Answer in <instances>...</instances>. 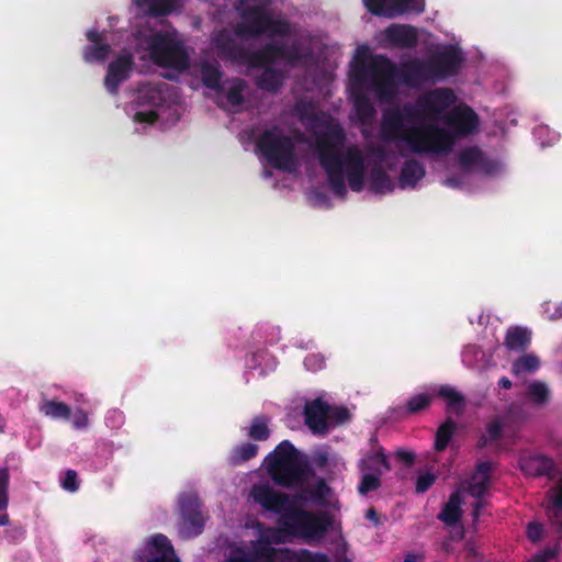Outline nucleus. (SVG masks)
Masks as SVG:
<instances>
[{
  "label": "nucleus",
  "mask_w": 562,
  "mask_h": 562,
  "mask_svg": "<svg viewBox=\"0 0 562 562\" xmlns=\"http://www.w3.org/2000/svg\"><path fill=\"white\" fill-rule=\"evenodd\" d=\"M250 495L257 504L271 513L280 514L291 506L286 494L277 492L268 484L254 485Z\"/></svg>",
  "instance_id": "14"
},
{
  "label": "nucleus",
  "mask_w": 562,
  "mask_h": 562,
  "mask_svg": "<svg viewBox=\"0 0 562 562\" xmlns=\"http://www.w3.org/2000/svg\"><path fill=\"white\" fill-rule=\"evenodd\" d=\"M280 524L286 533L311 541L325 536L331 526V519L326 513L316 515L303 509H292L281 516Z\"/></svg>",
  "instance_id": "8"
},
{
  "label": "nucleus",
  "mask_w": 562,
  "mask_h": 562,
  "mask_svg": "<svg viewBox=\"0 0 562 562\" xmlns=\"http://www.w3.org/2000/svg\"><path fill=\"white\" fill-rule=\"evenodd\" d=\"M244 89L245 81L243 79H238L227 91L226 99L229 104L237 106L244 103Z\"/></svg>",
  "instance_id": "46"
},
{
  "label": "nucleus",
  "mask_w": 562,
  "mask_h": 562,
  "mask_svg": "<svg viewBox=\"0 0 562 562\" xmlns=\"http://www.w3.org/2000/svg\"><path fill=\"white\" fill-rule=\"evenodd\" d=\"M403 562H423V557L416 554H407Z\"/></svg>",
  "instance_id": "64"
},
{
  "label": "nucleus",
  "mask_w": 562,
  "mask_h": 562,
  "mask_svg": "<svg viewBox=\"0 0 562 562\" xmlns=\"http://www.w3.org/2000/svg\"><path fill=\"white\" fill-rule=\"evenodd\" d=\"M258 450V445L252 442H243L232 449L228 461L232 465H239L254 459L257 456Z\"/></svg>",
  "instance_id": "32"
},
{
  "label": "nucleus",
  "mask_w": 562,
  "mask_h": 562,
  "mask_svg": "<svg viewBox=\"0 0 562 562\" xmlns=\"http://www.w3.org/2000/svg\"><path fill=\"white\" fill-rule=\"evenodd\" d=\"M289 549H277L270 546L268 541L260 540L254 547L251 557L246 554L238 555L249 562H280L286 559Z\"/></svg>",
  "instance_id": "18"
},
{
  "label": "nucleus",
  "mask_w": 562,
  "mask_h": 562,
  "mask_svg": "<svg viewBox=\"0 0 562 562\" xmlns=\"http://www.w3.org/2000/svg\"><path fill=\"white\" fill-rule=\"evenodd\" d=\"M217 53L223 58L232 61L248 63L252 67H269L278 59H283L293 65L303 58L301 49L296 44L280 45L268 43L261 48L248 52L241 44L236 42L226 31H221L213 40Z\"/></svg>",
  "instance_id": "4"
},
{
  "label": "nucleus",
  "mask_w": 562,
  "mask_h": 562,
  "mask_svg": "<svg viewBox=\"0 0 562 562\" xmlns=\"http://www.w3.org/2000/svg\"><path fill=\"white\" fill-rule=\"evenodd\" d=\"M462 498L459 492H453L448 502L445 504L442 510L438 515V519L448 526L457 524L462 517L461 509Z\"/></svg>",
  "instance_id": "23"
},
{
  "label": "nucleus",
  "mask_w": 562,
  "mask_h": 562,
  "mask_svg": "<svg viewBox=\"0 0 562 562\" xmlns=\"http://www.w3.org/2000/svg\"><path fill=\"white\" fill-rule=\"evenodd\" d=\"M370 187L375 193L391 192L394 189L390 176L381 167L376 166L370 172Z\"/></svg>",
  "instance_id": "33"
},
{
  "label": "nucleus",
  "mask_w": 562,
  "mask_h": 562,
  "mask_svg": "<svg viewBox=\"0 0 562 562\" xmlns=\"http://www.w3.org/2000/svg\"><path fill=\"white\" fill-rule=\"evenodd\" d=\"M61 486L69 492H76L79 488L78 475L75 470H67L61 481Z\"/></svg>",
  "instance_id": "52"
},
{
  "label": "nucleus",
  "mask_w": 562,
  "mask_h": 562,
  "mask_svg": "<svg viewBox=\"0 0 562 562\" xmlns=\"http://www.w3.org/2000/svg\"><path fill=\"white\" fill-rule=\"evenodd\" d=\"M167 89L168 85L165 82L144 85L139 90V99H142L144 103L159 106L165 102V92Z\"/></svg>",
  "instance_id": "27"
},
{
  "label": "nucleus",
  "mask_w": 562,
  "mask_h": 562,
  "mask_svg": "<svg viewBox=\"0 0 562 562\" xmlns=\"http://www.w3.org/2000/svg\"><path fill=\"white\" fill-rule=\"evenodd\" d=\"M351 418L350 412L345 406H330L329 420L335 425H341L349 422Z\"/></svg>",
  "instance_id": "48"
},
{
  "label": "nucleus",
  "mask_w": 562,
  "mask_h": 562,
  "mask_svg": "<svg viewBox=\"0 0 562 562\" xmlns=\"http://www.w3.org/2000/svg\"><path fill=\"white\" fill-rule=\"evenodd\" d=\"M179 535L182 539L194 538L203 532L202 502L194 494H184L179 499Z\"/></svg>",
  "instance_id": "10"
},
{
  "label": "nucleus",
  "mask_w": 562,
  "mask_h": 562,
  "mask_svg": "<svg viewBox=\"0 0 562 562\" xmlns=\"http://www.w3.org/2000/svg\"><path fill=\"white\" fill-rule=\"evenodd\" d=\"M519 464L521 471L527 475L548 476L552 479L555 474L554 461L541 454L521 458Z\"/></svg>",
  "instance_id": "16"
},
{
  "label": "nucleus",
  "mask_w": 562,
  "mask_h": 562,
  "mask_svg": "<svg viewBox=\"0 0 562 562\" xmlns=\"http://www.w3.org/2000/svg\"><path fill=\"white\" fill-rule=\"evenodd\" d=\"M456 101L450 88H436L419 95L414 103L385 109L381 119L383 139L403 143L416 155H441L451 151L457 138L475 133L480 120L467 104L452 108L443 117L445 128L436 122Z\"/></svg>",
  "instance_id": "1"
},
{
  "label": "nucleus",
  "mask_w": 562,
  "mask_h": 562,
  "mask_svg": "<svg viewBox=\"0 0 562 562\" xmlns=\"http://www.w3.org/2000/svg\"><path fill=\"white\" fill-rule=\"evenodd\" d=\"M134 66V59L131 53H122L112 60L104 77V87L111 94H116L122 82L130 78Z\"/></svg>",
  "instance_id": "13"
},
{
  "label": "nucleus",
  "mask_w": 562,
  "mask_h": 562,
  "mask_svg": "<svg viewBox=\"0 0 562 562\" xmlns=\"http://www.w3.org/2000/svg\"><path fill=\"white\" fill-rule=\"evenodd\" d=\"M257 148L276 169L291 172L296 166L295 144L274 125L265 130L257 139Z\"/></svg>",
  "instance_id": "7"
},
{
  "label": "nucleus",
  "mask_w": 562,
  "mask_h": 562,
  "mask_svg": "<svg viewBox=\"0 0 562 562\" xmlns=\"http://www.w3.org/2000/svg\"><path fill=\"white\" fill-rule=\"evenodd\" d=\"M353 108L358 121L362 125L372 123L376 115V110L370 99L362 92L356 93L353 98Z\"/></svg>",
  "instance_id": "25"
},
{
  "label": "nucleus",
  "mask_w": 562,
  "mask_h": 562,
  "mask_svg": "<svg viewBox=\"0 0 562 562\" xmlns=\"http://www.w3.org/2000/svg\"><path fill=\"white\" fill-rule=\"evenodd\" d=\"M146 562H180L177 557H155L148 559Z\"/></svg>",
  "instance_id": "62"
},
{
  "label": "nucleus",
  "mask_w": 562,
  "mask_h": 562,
  "mask_svg": "<svg viewBox=\"0 0 562 562\" xmlns=\"http://www.w3.org/2000/svg\"><path fill=\"white\" fill-rule=\"evenodd\" d=\"M380 473H363L358 485V492L361 495H367L370 492H374L381 486Z\"/></svg>",
  "instance_id": "41"
},
{
  "label": "nucleus",
  "mask_w": 562,
  "mask_h": 562,
  "mask_svg": "<svg viewBox=\"0 0 562 562\" xmlns=\"http://www.w3.org/2000/svg\"><path fill=\"white\" fill-rule=\"evenodd\" d=\"M88 41H90L91 45H100L106 44L104 33L99 32L95 29H91L86 33Z\"/></svg>",
  "instance_id": "58"
},
{
  "label": "nucleus",
  "mask_w": 562,
  "mask_h": 562,
  "mask_svg": "<svg viewBox=\"0 0 562 562\" xmlns=\"http://www.w3.org/2000/svg\"><path fill=\"white\" fill-rule=\"evenodd\" d=\"M531 342V331L525 327L515 326L506 331L504 345L510 351L522 352Z\"/></svg>",
  "instance_id": "20"
},
{
  "label": "nucleus",
  "mask_w": 562,
  "mask_h": 562,
  "mask_svg": "<svg viewBox=\"0 0 562 562\" xmlns=\"http://www.w3.org/2000/svg\"><path fill=\"white\" fill-rule=\"evenodd\" d=\"M7 536L14 541H19L24 538L25 529L21 526L12 527L11 529L7 530Z\"/></svg>",
  "instance_id": "60"
},
{
  "label": "nucleus",
  "mask_w": 562,
  "mask_h": 562,
  "mask_svg": "<svg viewBox=\"0 0 562 562\" xmlns=\"http://www.w3.org/2000/svg\"><path fill=\"white\" fill-rule=\"evenodd\" d=\"M526 396L532 404L543 406L549 403L551 391L547 383L535 380L527 385Z\"/></svg>",
  "instance_id": "31"
},
{
  "label": "nucleus",
  "mask_w": 562,
  "mask_h": 562,
  "mask_svg": "<svg viewBox=\"0 0 562 562\" xmlns=\"http://www.w3.org/2000/svg\"><path fill=\"white\" fill-rule=\"evenodd\" d=\"M112 48L109 43L100 45H87L83 48L82 57L86 63L104 61Z\"/></svg>",
  "instance_id": "40"
},
{
  "label": "nucleus",
  "mask_w": 562,
  "mask_h": 562,
  "mask_svg": "<svg viewBox=\"0 0 562 562\" xmlns=\"http://www.w3.org/2000/svg\"><path fill=\"white\" fill-rule=\"evenodd\" d=\"M290 562H329V559L324 553H314L307 549H301L293 552L289 558Z\"/></svg>",
  "instance_id": "43"
},
{
  "label": "nucleus",
  "mask_w": 562,
  "mask_h": 562,
  "mask_svg": "<svg viewBox=\"0 0 562 562\" xmlns=\"http://www.w3.org/2000/svg\"><path fill=\"white\" fill-rule=\"evenodd\" d=\"M425 167L422 162L414 158L405 160L398 177L400 187L402 189L415 188L417 182L425 177Z\"/></svg>",
  "instance_id": "19"
},
{
  "label": "nucleus",
  "mask_w": 562,
  "mask_h": 562,
  "mask_svg": "<svg viewBox=\"0 0 562 562\" xmlns=\"http://www.w3.org/2000/svg\"><path fill=\"white\" fill-rule=\"evenodd\" d=\"M559 554V544H555L554 547H548L541 552H538L533 554L528 561L526 562H550L551 560L555 559Z\"/></svg>",
  "instance_id": "50"
},
{
  "label": "nucleus",
  "mask_w": 562,
  "mask_h": 562,
  "mask_svg": "<svg viewBox=\"0 0 562 562\" xmlns=\"http://www.w3.org/2000/svg\"><path fill=\"white\" fill-rule=\"evenodd\" d=\"M148 550L150 553L160 554V557H176L171 541L162 533H156L149 539Z\"/></svg>",
  "instance_id": "37"
},
{
  "label": "nucleus",
  "mask_w": 562,
  "mask_h": 562,
  "mask_svg": "<svg viewBox=\"0 0 562 562\" xmlns=\"http://www.w3.org/2000/svg\"><path fill=\"white\" fill-rule=\"evenodd\" d=\"M265 465L271 480L285 488L302 487L315 475L305 456L286 439L266 457Z\"/></svg>",
  "instance_id": "5"
},
{
  "label": "nucleus",
  "mask_w": 562,
  "mask_h": 562,
  "mask_svg": "<svg viewBox=\"0 0 562 562\" xmlns=\"http://www.w3.org/2000/svg\"><path fill=\"white\" fill-rule=\"evenodd\" d=\"M331 137L341 143L345 135L338 128L333 131L331 135H319L316 140L318 162L327 175L331 191L340 198L347 194L346 171L350 189L355 192H360L363 189L366 175V161L362 151L359 147L352 145L341 153L331 142Z\"/></svg>",
  "instance_id": "3"
},
{
  "label": "nucleus",
  "mask_w": 562,
  "mask_h": 562,
  "mask_svg": "<svg viewBox=\"0 0 562 562\" xmlns=\"http://www.w3.org/2000/svg\"><path fill=\"white\" fill-rule=\"evenodd\" d=\"M330 405L321 397L304 406L305 425L314 435L325 436L329 431Z\"/></svg>",
  "instance_id": "12"
},
{
  "label": "nucleus",
  "mask_w": 562,
  "mask_h": 562,
  "mask_svg": "<svg viewBox=\"0 0 562 562\" xmlns=\"http://www.w3.org/2000/svg\"><path fill=\"white\" fill-rule=\"evenodd\" d=\"M138 8L145 9L154 18L166 16L173 12L180 0H135Z\"/></svg>",
  "instance_id": "21"
},
{
  "label": "nucleus",
  "mask_w": 562,
  "mask_h": 562,
  "mask_svg": "<svg viewBox=\"0 0 562 562\" xmlns=\"http://www.w3.org/2000/svg\"><path fill=\"white\" fill-rule=\"evenodd\" d=\"M548 516L552 525L562 532V482L552 497L551 506L548 508Z\"/></svg>",
  "instance_id": "39"
},
{
  "label": "nucleus",
  "mask_w": 562,
  "mask_h": 562,
  "mask_svg": "<svg viewBox=\"0 0 562 562\" xmlns=\"http://www.w3.org/2000/svg\"><path fill=\"white\" fill-rule=\"evenodd\" d=\"M540 367V359L533 353H526L516 359L512 366V372L516 375L533 373Z\"/></svg>",
  "instance_id": "36"
},
{
  "label": "nucleus",
  "mask_w": 562,
  "mask_h": 562,
  "mask_svg": "<svg viewBox=\"0 0 562 562\" xmlns=\"http://www.w3.org/2000/svg\"><path fill=\"white\" fill-rule=\"evenodd\" d=\"M359 469L368 473H380L382 474V469L389 471L391 469L390 462L387 460L386 454L383 449L380 448L375 452L368 453L364 458L359 461Z\"/></svg>",
  "instance_id": "22"
},
{
  "label": "nucleus",
  "mask_w": 562,
  "mask_h": 562,
  "mask_svg": "<svg viewBox=\"0 0 562 562\" xmlns=\"http://www.w3.org/2000/svg\"><path fill=\"white\" fill-rule=\"evenodd\" d=\"M438 396L447 400V409L460 415L464 412L465 397L452 386L445 384L438 390Z\"/></svg>",
  "instance_id": "30"
},
{
  "label": "nucleus",
  "mask_w": 562,
  "mask_h": 562,
  "mask_svg": "<svg viewBox=\"0 0 562 562\" xmlns=\"http://www.w3.org/2000/svg\"><path fill=\"white\" fill-rule=\"evenodd\" d=\"M427 59L413 58L400 67L385 55H372L357 59L352 79L372 91L381 102L392 101L397 93L398 82L417 87L432 81Z\"/></svg>",
  "instance_id": "2"
},
{
  "label": "nucleus",
  "mask_w": 562,
  "mask_h": 562,
  "mask_svg": "<svg viewBox=\"0 0 562 562\" xmlns=\"http://www.w3.org/2000/svg\"><path fill=\"white\" fill-rule=\"evenodd\" d=\"M491 461H481L475 467V472L469 483V493L472 497L481 499L491 485Z\"/></svg>",
  "instance_id": "17"
},
{
  "label": "nucleus",
  "mask_w": 562,
  "mask_h": 562,
  "mask_svg": "<svg viewBox=\"0 0 562 562\" xmlns=\"http://www.w3.org/2000/svg\"><path fill=\"white\" fill-rule=\"evenodd\" d=\"M333 557L335 562H351L348 557V543L344 539L337 542Z\"/></svg>",
  "instance_id": "54"
},
{
  "label": "nucleus",
  "mask_w": 562,
  "mask_h": 562,
  "mask_svg": "<svg viewBox=\"0 0 562 562\" xmlns=\"http://www.w3.org/2000/svg\"><path fill=\"white\" fill-rule=\"evenodd\" d=\"M425 10V0H389L387 19L401 16L406 13H422Z\"/></svg>",
  "instance_id": "24"
},
{
  "label": "nucleus",
  "mask_w": 562,
  "mask_h": 562,
  "mask_svg": "<svg viewBox=\"0 0 562 562\" xmlns=\"http://www.w3.org/2000/svg\"><path fill=\"white\" fill-rule=\"evenodd\" d=\"M154 63L161 67L184 70L189 66V57L183 44L166 33L156 34L149 45Z\"/></svg>",
  "instance_id": "9"
},
{
  "label": "nucleus",
  "mask_w": 562,
  "mask_h": 562,
  "mask_svg": "<svg viewBox=\"0 0 562 562\" xmlns=\"http://www.w3.org/2000/svg\"><path fill=\"white\" fill-rule=\"evenodd\" d=\"M40 412L52 419L68 420L71 417L70 406L56 400H44L40 405Z\"/></svg>",
  "instance_id": "28"
},
{
  "label": "nucleus",
  "mask_w": 562,
  "mask_h": 562,
  "mask_svg": "<svg viewBox=\"0 0 562 562\" xmlns=\"http://www.w3.org/2000/svg\"><path fill=\"white\" fill-rule=\"evenodd\" d=\"M366 518L373 521L374 525H379V515L374 508H369L366 513Z\"/></svg>",
  "instance_id": "63"
},
{
  "label": "nucleus",
  "mask_w": 562,
  "mask_h": 562,
  "mask_svg": "<svg viewBox=\"0 0 562 562\" xmlns=\"http://www.w3.org/2000/svg\"><path fill=\"white\" fill-rule=\"evenodd\" d=\"M367 10L376 16L387 18L389 0H362Z\"/></svg>",
  "instance_id": "47"
},
{
  "label": "nucleus",
  "mask_w": 562,
  "mask_h": 562,
  "mask_svg": "<svg viewBox=\"0 0 562 562\" xmlns=\"http://www.w3.org/2000/svg\"><path fill=\"white\" fill-rule=\"evenodd\" d=\"M329 493V487L324 479H318L314 486L304 488L303 494L312 501H323Z\"/></svg>",
  "instance_id": "44"
},
{
  "label": "nucleus",
  "mask_w": 562,
  "mask_h": 562,
  "mask_svg": "<svg viewBox=\"0 0 562 562\" xmlns=\"http://www.w3.org/2000/svg\"><path fill=\"white\" fill-rule=\"evenodd\" d=\"M431 396L425 393L414 395L407 401V412L409 414L418 413L427 408L431 403Z\"/></svg>",
  "instance_id": "45"
},
{
  "label": "nucleus",
  "mask_w": 562,
  "mask_h": 562,
  "mask_svg": "<svg viewBox=\"0 0 562 562\" xmlns=\"http://www.w3.org/2000/svg\"><path fill=\"white\" fill-rule=\"evenodd\" d=\"M89 424L88 414L83 409H77L72 417V425L77 429L86 428Z\"/></svg>",
  "instance_id": "56"
},
{
  "label": "nucleus",
  "mask_w": 562,
  "mask_h": 562,
  "mask_svg": "<svg viewBox=\"0 0 562 562\" xmlns=\"http://www.w3.org/2000/svg\"><path fill=\"white\" fill-rule=\"evenodd\" d=\"M427 61L432 82H437L458 75L464 56L459 47L448 45L429 55Z\"/></svg>",
  "instance_id": "11"
},
{
  "label": "nucleus",
  "mask_w": 562,
  "mask_h": 562,
  "mask_svg": "<svg viewBox=\"0 0 562 562\" xmlns=\"http://www.w3.org/2000/svg\"><path fill=\"white\" fill-rule=\"evenodd\" d=\"M271 0H239L236 9L241 22L236 25L235 34L241 38H255L262 34L286 36L289 23L274 19L269 12Z\"/></svg>",
  "instance_id": "6"
},
{
  "label": "nucleus",
  "mask_w": 562,
  "mask_h": 562,
  "mask_svg": "<svg viewBox=\"0 0 562 562\" xmlns=\"http://www.w3.org/2000/svg\"><path fill=\"white\" fill-rule=\"evenodd\" d=\"M136 119L139 122L154 123L158 119V114L155 111H140L136 113Z\"/></svg>",
  "instance_id": "59"
},
{
  "label": "nucleus",
  "mask_w": 562,
  "mask_h": 562,
  "mask_svg": "<svg viewBox=\"0 0 562 562\" xmlns=\"http://www.w3.org/2000/svg\"><path fill=\"white\" fill-rule=\"evenodd\" d=\"M527 537L531 542H538L543 535V527L540 522L531 521L527 525Z\"/></svg>",
  "instance_id": "55"
},
{
  "label": "nucleus",
  "mask_w": 562,
  "mask_h": 562,
  "mask_svg": "<svg viewBox=\"0 0 562 562\" xmlns=\"http://www.w3.org/2000/svg\"><path fill=\"white\" fill-rule=\"evenodd\" d=\"M270 435L269 418L265 415L255 416L248 429V437L256 441H266Z\"/></svg>",
  "instance_id": "35"
},
{
  "label": "nucleus",
  "mask_w": 562,
  "mask_h": 562,
  "mask_svg": "<svg viewBox=\"0 0 562 562\" xmlns=\"http://www.w3.org/2000/svg\"><path fill=\"white\" fill-rule=\"evenodd\" d=\"M395 458L400 461L405 463L406 465H412L415 462L416 456L413 451L405 450V449H398L395 452Z\"/></svg>",
  "instance_id": "57"
},
{
  "label": "nucleus",
  "mask_w": 562,
  "mask_h": 562,
  "mask_svg": "<svg viewBox=\"0 0 562 562\" xmlns=\"http://www.w3.org/2000/svg\"><path fill=\"white\" fill-rule=\"evenodd\" d=\"M256 85L260 90L276 93L283 85V75L276 68L267 67L257 78Z\"/></svg>",
  "instance_id": "26"
},
{
  "label": "nucleus",
  "mask_w": 562,
  "mask_h": 562,
  "mask_svg": "<svg viewBox=\"0 0 562 562\" xmlns=\"http://www.w3.org/2000/svg\"><path fill=\"white\" fill-rule=\"evenodd\" d=\"M10 472L7 467H0V512L9 505Z\"/></svg>",
  "instance_id": "42"
},
{
  "label": "nucleus",
  "mask_w": 562,
  "mask_h": 562,
  "mask_svg": "<svg viewBox=\"0 0 562 562\" xmlns=\"http://www.w3.org/2000/svg\"><path fill=\"white\" fill-rule=\"evenodd\" d=\"M482 156L483 151L479 147H468L459 154V165L464 170L476 169Z\"/></svg>",
  "instance_id": "38"
},
{
  "label": "nucleus",
  "mask_w": 562,
  "mask_h": 562,
  "mask_svg": "<svg viewBox=\"0 0 562 562\" xmlns=\"http://www.w3.org/2000/svg\"><path fill=\"white\" fill-rule=\"evenodd\" d=\"M385 41L400 48H414L418 43L417 29L409 24H391L384 32Z\"/></svg>",
  "instance_id": "15"
},
{
  "label": "nucleus",
  "mask_w": 562,
  "mask_h": 562,
  "mask_svg": "<svg viewBox=\"0 0 562 562\" xmlns=\"http://www.w3.org/2000/svg\"><path fill=\"white\" fill-rule=\"evenodd\" d=\"M503 426L498 419H494L486 426V437L491 442L497 441L502 438Z\"/></svg>",
  "instance_id": "51"
},
{
  "label": "nucleus",
  "mask_w": 562,
  "mask_h": 562,
  "mask_svg": "<svg viewBox=\"0 0 562 562\" xmlns=\"http://www.w3.org/2000/svg\"><path fill=\"white\" fill-rule=\"evenodd\" d=\"M201 78L206 88L215 91L222 90V71L220 66L207 61L203 63L201 66Z\"/></svg>",
  "instance_id": "34"
},
{
  "label": "nucleus",
  "mask_w": 562,
  "mask_h": 562,
  "mask_svg": "<svg viewBox=\"0 0 562 562\" xmlns=\"http://www.w3.org/2000/svg\"><path fill=\"white\" fill-rule=\"evenodd\" d=\"M457 431V423L448 417L437 429L435 436L434 449L437 452H442L447 449L449 442Z\"/></svg>",
  "instance_id": "29"
},
{
  "label": "nucleus",
  "mask_w": 562,
  "mask_h": 562,
  "mask_svg": "<svg viewBox=\"0 0 562 562\" xmlns=\"http://www.w3.org/2000/svg\"><path fill=\"white\" fill-rule=\"evenodd\" d=\"M314 463L318 468H325L328 463V453L325 451L316 453L314 457Z\"/></svg>",
  "instance_id": "61"
},
{
  "label": "nucleus",
  "mask_w": 562,
  "mask_h": 562,
  "mask_svg": "<svg viewBox=\"0 0 562 562\" xmlns=\"http://www.w3.org/2000/svg\"><path fill=\"white\" fill-rule=\"evenodd\" d=\"M437 476L434 473L426 472L423 474H419L416 480L415 490L416 493L423 494L427 492L436 482Z\"/></svg>",
  "instance_id": "49"
},
{
  "label": "nucleus",
  "mask_w": 562,
  "mask_h": 562,
  "mask_svg": "<svg viewBox=\"0 0 562 562\" xmlns=\"http://www.w3.org/2000/svg\"><path fill=\"white\" fill-rule=\"evenodd\" d=\"M499 165L495 160L490 159L484 154L482 156V160L479 161L476 170L485 173V175H494L498 171Z\"/></svg>",
  "instance_id": "53"
}]
</instances>
